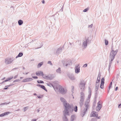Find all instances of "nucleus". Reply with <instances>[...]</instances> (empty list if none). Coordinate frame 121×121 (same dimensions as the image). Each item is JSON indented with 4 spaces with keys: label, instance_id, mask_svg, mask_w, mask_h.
<instances>
[{
    "label": "nucleus",
    "instance_id": "obj_1",
    "mask_svg": "<svg viewBox=\"0 0 121 121\" xmlns=\"http://www.w3.org/2000/svg\"><path fill=\"white\" fill-rule=\"evenodd\" d=\"M111 49L112 50L111 52L109 57V63L108 68L109 70L110 69L112 61L114 59L118 51V48L117 47V45L116 44L114 46L112 45Z\"/></svg>",
    "mask_w": 121,
    "mask_h": 121
},
{
    "label": "nucleus",
    "instance_id": "obj_2",
    "mask_svg": "<svg viewBox=\"0 0 121 121\" xmlns=\"http://www.w3.org/2000/svg\"><path fill=\"white\" fill-rule=\"evenodd\" d=\"M60 99L64 107L63 111H65L66 112L67 111L70 112L73 111V105L68 103L65 99L63 97H60Z\"/></svg>",
    "mask_w": 121,
    "mask_h": 121
},
{
    "label": "nucleus",
    "instance_id": "obj_3",
    "mask_svg": "<svg viewBox=\"0 0 121 121\" xmlns=\"http://www.w3.org/2000/svg\"><path fill=\"white\" fill-rule=\"evenodd\" d=\"M89 94L88 96V99H87L85 102V108L81 112V116L82 117H83L85 114H86V112L89 107V104L90 102L89 99H90L91 96V92L90 91H89Z\"/></svg>",
    "mask_w": 121,
    "mask_h": 121
},
{
    "label": "nucleus",
    "instance_id": "obj_4",
    "mask_svg": "<svg viewBox=\"0 0 121 121\" xmlns=\"http://www.w3.org/2000/svg\"><path fill=\"white\" fill-rule=\"evenodd\" d=\"M73 111L70 112L69 111H67L66 112L65 111H63L64 116L63 117V121H69L66 115L69 116L70 113H72Z\"/></svg>",
    "mask_w": 121,
    "mask_h": 121
},
{
    "label": "nucleus",
    "instance_id": "obj_5",
    "mask_svg": "<svg viewBox=\"0 0 121 121\" xmlns=\"http://www.w3.org/2000/svg\"><path fill=\"white\" fill-rule=\"evenodd\" d=\"M91 43V40L89 39V38H86L83 41L82 47L83 49H85L86 47L87 44Z\"/></svg>",
    "mask_w": 121,
    "mask_h": 121
},
{
    "label": "nucleus",
    "instance_id": "obj_6",
    "mask_svg": "<svg viewBox=\"0 0 121 121\" xmlns=\"http://www.w3.org/2000/svg\"><path fill=\"white\" fill-rule=\"evenodd\" d=\"M86 82L84 80H82L80 82L79 87L81 91L84 90Z\"/></svg>",
    "mask_w": 121,
    "mask_h": 121
},
{
    "label": "nucleus",
    "instance_id": "obj_7",
    "mask_svg": "<svg viewBox=\"0 0 121 121\" xmlns=\"http://www.w3.org/2000/svg\"><path fill=\"white\" fill-rule=\"evenodd\" d=\"M59 89L60 92L62 94H65L67 92V90L66 89H65L61 86H59Z\"/></svg>",
    "mask_w": 121,
    "mask_h": 121
},
{
    "label": "nucleus",
    "instance_id": "obj_8",
    "mask_svg": "<svg viewBox=\"0 0 121 121\" xmlns=\"http://www.w3.org/2000/svg\"><path fill=\"white\" fill-rule=\"evenodd\" d=\"M14 60V58L13 57L7 58L5 60V63L6 64H8L11 63Z\"/></svg>",
    "mask_w": 121,
    "mask_h": 121
},
{
    "label": "nucleus",
    "instance_id": "obj_9",
    "mask_svg": "<svg viewBox=\"0 0 121 121\" xmlns=\"http://www.w3.org/2000/svg\"><path fill=\"white\" fill-rule=\"evenodd\" d=\"M84 93L81 92V95H80V105L81 106L83 103V102L84 101Z\"/></svg>",
    "mask_w": 121,
    "mask_h": 121
},
{
    "label": "nucleus",
    "instance_id": "obj_10",
    "mask_svg": "<svg viewBox=\"0 0 121 121\" xmlns=\"http://www.w3.org/2000/svg\"><path fill=\"white\" fill-rule=\"evenodd\" d=\"M63 64L64 66H67L68 65H71L72 64V62L70 60L67 61H64L63 62Z\"/></svg>",
    "mask_w": 121,
    "mask_h": 121
},
{
    "label": "nucleus",
    "instance_id": "obj_11",
    "mask_svg": "<svg viewBox=\"0 0 121 121\" xmlns=\"http://www.w3.org/2000/svg\"><path fill=\"white\" fill-rule=\"evenodd\" d=\"M102 107L101 102L99 101L98 103L97 106L96 108V110L97 111H99Z\"/></svg>",
    "mask_w": 121,
    "mask_h": 121
},
{
    "label": "nucleus",
    "instance_id": "obj_12",
    "mask_svg": "<svg viewBox=\"0 0 121 121\" xmlns=\"http://www.w3.org/2000/svg\"><path fill=\"white\" fill-rule=\"evenodd\" d=\"M79 64H78L76 65L75 68V72L76 73H78L80 72V67Z\"/></svg>",
    "mask_w": 121,
    "mask_h": 121
},
{
    "label": "nucleus",
    "instance_id": "obj_13",
    "mask_svg": "<svg viewBox=\"0 0 121 121\" xmlns=\"http://www.w3.org/2000/svg\"><path fill=\"white\" fill-rule=\"evenodd\" d=\"M36 74L37 76H41L42 77L44 75L43 72L41 71L37 72L36 73Z\"/></svg>",
    "mask_w": 121,
    "mask_h": 121
},
{
    "label": "nucleus",
    "instance_id": "obj_14",
    "mask_svg": "<svg viewBox=\"0 0 121 121\" xmlns=\"http://www.w3.org/2000/svg\"><path fill=\"white\" fill-rule=\"evenodd\" d=\"M99 84H95V98H97V96L96 95L97 94V91L99 87Z\"/></svg>",
    "mask_w": 121,
    "mask_h": 121
},
{
    "label": "nucleus",
    "instance_id": "obj_15",
    "mask_svg": "<svg viewBox=\"0 0 121 121\" xmlns=\"http://www.w3.org/2000/svg\"><path fill=\"white\" fill-rule=\"evenodd\" d=\"M98 114L97 112H95L93 111L91 112V117H96L98 116Z\"/></svg>",
    "mask_w": 121,
    "mask_h": 121
},
{
    "label": "nucleus",
    "instance_id": "obj_16",
    "mask_svg": "<svg viewBox=\"0 0 121 121\" xmlns=\"http://www.w3.org/2000/svg\"><path fill=\"white\" fill-rule=\"evenodd\" d=\"M33 79L32 78H28L24 79L22 82H26L31 81H32Z\"/></svg>",
    "mask_w": 121,
    "mask_h": 121
},
{
    "label": "nucleus",
    "instance_id": "obj_17",
    "mask_svg": "<svg viewBox=\"0 0 121 121\" xmlns=\"http://www.w3.org/2000/svg\"><path fill=\"white\" fill-rule=\"evenodd\" d=\"M62 48H58L57 50L56 54L57 55H59L62 52Z\"/></svg>",
    "mask_w": 121,
    "mask_h": 121
},
{
    "label": "nucleus",
    "instance_id": "obj_18",
    "mask_svg": "<svg viewBox=\"0 0 121 121\" xmlns=\"http://www.w3.org/2000/svg\"><path fill=\"white\" fill-rule=\"evenodd\" d=\"M37 85V86L39 87L42 89L44 90L45 91H47V89L44 86L40 85L39 84H38Z\"/></svg>",
    "mask_w": 121,
    "mask_h": 121
},
{
    "label": "nucleus",
    "instance_id": "obj_19",
    "mask_svg": "<svg viewBox=\"0 0 121 121\" xmlns=\"http://www.w3.org/2000/svg\"><path fill=\"white\" fill-rule=\"evenodd\" d=\"M10 113L9 112H5L1 114H0V117H2L7 115H8Z\"/></svg>",
    "mask_w": 121,
    "mask_h": 121
},
{
    "label": "nucleus",
    "instance_id": "obj_20",
    "mask_svg": "<svg viewBox=\"0 0 121 121\" xmlns=\"http://www.w3.org/2000/svg\"><path fill=\"white\" fill-rule=\"evenodd\" d=\"M69 77L71 80H73L75 79V78L73 75H69Z\"/></svg>",
    "mask_w": 121,
    "mask_h": 121
},
{
    "label": "nucleus",
    "instance_id": "obj_21",
    "mask_svg": "<svg viewBox=\"0 0 121 121\" xmlns=\"http://www.w3.org/2000/svg\"><path fill=\"white\" fill-rule=\"evenodd\" d=\"M56 72L60 74L61 72V70L60 68H59L58 69L56 70Z\"/></svg>",
    "mask_w": 121,
    "mask_h": 121
},
{
    "label": "nucleus",
    "instance_id": "obj_22",
    "mask_svg": "<svg viewBox=\"0 0 121 121\" xmlns=\"http://www.w3.org/2000/svg\"><path fill=\"white\" fill-rule=\"evenodd\" d=\"M75 118V116L74 115H71V121H74Z\"/></svg>",
    "mask_w": 121,
    "mask_h": 121
},
{
    "label": "nucleus",
    "instance_id": "obj_23",
    "mask_svg": "<svg viewBox=\"0 0 121 121\" xmlns=\"http://www.w3.org/2000/svg\"><path fill=\"white\" fill-rule=\"evenodd\" d=\"M18 22L19 25L20 26L23 24V22L22 20H20L18 21Z\"/></svg>",
    "mask_w": 121,
    "mask_h": 121
},
{
    "label": "nucleus",
    "instance_id": "obj_24",
    "mask_svg": "<svg viewBox=\"0 0 121 121\" xmlns=\"http://www.w3.org/2000/svg\"><path fill=\"white\" fill-rule=\"evenodd\" d=\"M23 55V53L22 52H20L19 53L18 55L16 57V58H17L18 57H21Z\"/></svg>",
    "mask_w": 121,
    "mask_h": 121
},
{
    "label": "nucleus",
    "instance_id": "obj_25",
    "mask_svg": "<svg viewBox=\"0 0 121 121\" xmlns=\"http://www.w3.org/2000/svg\"><path fill=\"white\" fill-rule=\"evenodd\" d=\"M43 62H41L39 63L37 65V67L38 68H39L43 64Z\"/></svg>",
    "mask_w": 121,
    "mask_h": 121
},
{
    "label": "nucleus",
    "instance_id": "obj_26",
    "mask_svg": "<svg viewBox=\"0 0 121 121\" xmlns=\"http://www.w3.org/2000/svg\"><path fill=\"white\" fill-rule=\"evenodd\" d=\"M73 111L74 110V111L75 112H77L78 110V108L77 107V106L75 105V106L74 107V108L73 109Z\"/></svg>",
    "mask_w": 121,
    "mask_h": 121
},
{
    "label": "nucleus",
    "instance_id": "obj_27",
    "mask_svg": "<svg viewBox=\"0 0 121 121\" xmlns=\"http://www.w3.org/2000/svg\"><path fill=\"white\" fill-rule=\"evenodd\" d=\"M100 79L97 78L96 82V84H99Z\"/></svg>",
    "mask_w": 121,
    "mask_h": 121
},
{
    "label": "nucleus",
    "instance_id": "obj_28",
    "mask_svg": "<svg viewBox=\"0 0 121 121\" xmlns=\"http://www.w3.org/2000/svg\"><path fill=\"white\" fill-rule=\"evenodd\" d=\"M104 78H103L101 80V84H104Z\"/></svg>",
    "mask_w": 121,
    "mask_h": 121
},
{
    "label": "nucleus",
    "instance_id": "obj_29",
    "mask_svg": "<svg viewBox=\"0 0 121 121\" xmlns=\"http://www.w3.org/2000/svg\"><path fill=\"white\" fill-rule=\"evenodd\" d=\"M46 84L47 86H48L50 87H51V86H52L53 87V88H54V86H53V85L52 84H51V83L49 84V83H47Z\"/></svg>",
    "mask_w": 121,
    "mask_h": 121
},
{
    "label": "nucleus",
    "instance_id": "obj_30",
    "mask_svg": "<svg viewBox=\"0 0 121 121\" xmlns=\"http://www.w3.org/2000/svg\"><path fill=\"white\" fill-rule=\"evenodd\" d=\"M10 103V102H9L8 103L7 102H5L4 103L1 104H0V105H7L8 104H9Z\"/></svg>",
    "mask_w": 121,
    "mask_h": 121
},
{
    "label": "nucleus",
    "instance_id": "obj_31",
    "mask_svg": "<svg viewBox=\"0 0 121 121\" xmlns=\"http://www.w3.org/2000/svg\"><path fill=\"white\" fill-rule=\"evenodd\" d=\"M37 82L39 83H44L43 81L41 80H38L37 81Z\"/></svg>",
    "mask_w": 121,
    "mask_h": 121
},
{
    "label": "nucleus",
    "instance_id": "obj_32",
    "mask_svg": "<svg viewBox=\"0 0 121 121\" xmlns=\"http://www.w3.org/2000/svg\"><path fill=\"white\" fill-rule=\"evenodd\" d=\"M71 88L72 89L71 92L73 94V91H74V86H71Z\"/></svg>",
    "mask_w": 121,
    "mask_h": 121
},
{
    "label": "nucleus",
    "instance_id": "obj_33",
    "mask_svg": "<svg viewBox=\"0 0 121 121\" xmlns=\"http://www.w3.org/2000/svg\"><path fill=\"white\" fill-rule=\"evenodd\" d=\"M43 78L46 79H48L49 78V77H48V76H45V77H44L43 75Z\"/></svg>",
    "mask_w": 121,
    "mask_h": 121
},
{
    "label": "nucleus",
    "instance_id": "obj_34",
    "mask_svg": "<svg viewBox=\"0 0 121 121\" xmlns=\"http://www.w3.org/2000/svg\"><path fill=\"white\" fill-rule=\"evenodd\" d=\"M105 44L106 45H107L108 44V41L107 40H106V39L105 40Z\"/></svg>",
    "mask_w": 121,
    "mask_h": 121
},
{
    "label": "nucleus",
    "instance_id": "obj_35",
    "mask_svg": "<svg viewBox=\"0 0 121 121\" xmlns=\"http://www.w3.org/2000/svg\"><path fill=\"white\" fill-rule=\"evenodd\" d=\"M104 84H101V83L100 85V87L101 89H103L104 88Z\"/></svg>",
    "mask_w": 121,
    "mask_h": 121
},
{
    "label": "nucleus",
    "instance_id": "obj_36",
    "mask_svg": "<svg viewBox=\"0 0 121 121\" xmlns=\"http://www.w3.org/2000/svg\"><path fill=\"white\" fill-rule=\"evenodd\" d=\"M88 9H89L88 8H87L84 10L83 11V12H86L88 10Z\"/></svg>",
    "mask_w": 121,
    "mask_h": 121
},
{
    "label": "nucleus",
    "instance_id": "obj_37",
    "mask_svg": "<svg viewBox=\"0 0 121 121\" xmlns=\"http://www.w3.org/2000/svg\"><path fill=\"white\" fill-rule=\"evenodd\" d=\"M28 108V107H26L24 108V111L25 112L27 110Z\"/></svg>",
    "mask_w": 121,
    "mask_h": 121
},
{
    "label": "nucleus",
    "instance_id": "obj_38",
    "mask_svg": "<svg viewBox=\"0 0 121 121\" xmlns=\"http://www.w3.org/2000/svg\"><path fill=\"white\" fill-rule=\"evenodd\" d=\"M48 64H50V65H52V64L51 63V62L50 61H48Z\"/></svg>",
    "mask_w": 121,
    "mask_h": 121
},
{
    "label": "nucleus",
    "instance_id": "obj_39",
    "mask_svg": "<svg viewBox=\"0 0 121 121\" xmlns=\"http://www.w3.org/2000/svg\"><path fill=\"white\" fill-rule=\"evenodd\" d=\"M20 81V79H17L16 80H14L13 81V82H19Z\"/></svg>",
    "mask_w": 121,
    "mask_h": 121
},
{
    "label": "nucleus",
    "instance_id": "obj_40",
    "mask_svg": "<svg viewBox=\"0 0 121 121\" xmlns=\"http://www.w3.org/2000/svg\"><path fill=\"white\" fill-rule=\"evenodd\" d=\"M93 26V24H91L90 25H89L88 26V27L89 28H91Z\"/></svg>",
    "mask_w": 121,
    "mask_h": 121
},
{
    "label": "nucleus",
    "instance_id": "obj_41",
    "mask_svg": "<svg viewBox=\"0 0 121 121\" xmlns=\"http://www.w3.org/2000/svg\"><path fill=\"white\" fill-rule=\"evenodd\" d=\"M112 82H111L110 84V85L109 86V90L110 88L111 87V86H112Z\"/></svg>",
    "mask_w": 121,
    "mask_h": 121
},
{
    "label": "nucleus",
    "instance_id": "obj_42",
    "mask_svg": "<svg viewBox=\"0 0 121 121\" xmlns=\"http://www.w3.org/2000/svg\"><path fill=\"white\" fill-rule=\"evenodd\" d=\"M87 64H86L83 66V67H86L87 66Z\"/></svg>",
    "mask_w": 121,
    "mask_h": 121
},
{
    "label": "nucleus",
    "instance_id": "obj_43",
    "mask_svg": "<svg viewBox=\"0 0 121 121\" xmlns=\"http://www.w3.org/2000/svg\"><path fill=\"white\" fill-rule=\"evenodd\" d=\"M32 78L35 79H37L38 78V77L37 76H33L32 77Z\"/></svg>",
    "mask_w": 121,
    "mask_h": 121
},
{
    "label": "nucleus",
    "instance_id": "obj_44",
    "mask_svg": "<svg viewBox=\"0 0 121 121\" xmlns=\"http://www.w3.org/2000/svg\"><path fill=\"white\" fill-rule=\"evenodd\" d=\"M100 74L99 73L98 74V77L97 78H98L100 79Z\"/></svg>",
    "mask_w": 121,
    "mask_h": 121
},
{
    "label": "nucleus",
    "instance_id": "obj_45",
    "mask_svg": "<svg viewBox=\"0 0 121 121\" xmlns=\"http://www.w3.org/2000/svg\"><path fill=\"white\" fill-rule=\"evenodd\" d=\"M43 97V95H41V96H38L37 97L39 98H41Z\"/></svg>",
    "mask_w": 121,
    "mask_h": 121
},
{
    "label": "nucleus",
    "instance_id": "obj_46",
    "mask_svg": "<svg viewBox=\"0 0 121 121\" xmlns=\"http://www.w3.org/2000/svg\"><path fill=\"white\" fill-rule=\"evenodd\" d=\"M118 89V87L117 86L116 87V88H115V91H117Z\"/></svg>",
    "mask_w": 121,
    "mask_h": 121
},
{
    "label": "nucleus",
    "instance_id": "obj_47",
    "mask_svg": "<svg viewBox=\"0 0 121 121\" xmlns=\"http://www.w3.org/2000/svg\"><path fill=\"white\" fill-rule=\"evenodd\" d=\"M118 107L119 108H120V107H121V104H119L118 105Z\"/></svg>",
    "mask_w": 121,
    "mask_h": 121
},
{
    "label": "nucleus",
    "instance_id": "obj_48",
    "mask_svg": "<svg viewBox=\"0 0 121 121\" xmlns=\"http://www.w3.org/2000/svg\"><path fill=\"white\" fill-rule=\"evenodd\" d=\"M13 78V77H11L10 78H8L10 80L12 79Z\"/></svg>",
    "mask_w": 121,
    "mask_h": 121
},
{
    "label": "nucleus",
    "instance_id": "obj_49",
    "mask_svg": "<svg viewBox=\"0 0 121 121\" xmlns=\"http://www.w3.org/2000/svg\"><path fill=\"white\" fill-rule=\"evenodd\" d=\"M8 81V80H7V79L5 80L3 82H2V83H3L4 82H7V81Z\"/></svg>",
    "mask_w": 121,
    "mask_h": 121
},
{
    "label": "nucleus",
    "instance_id": "obj_50",
    "mask_svg": "<svg viewBox=\"0 0 121 121\" xmlns=\"http://www.w3.org/2000/svg\"><path fill=\"white\" fill-rule=\"evenodd\" d=\"M13 85V84H10L8 86H7V87H9L10 86H11Z\"/></svg>",
    "mask_w": 121,
    "mask_h": 121
},
{
    "label": "nucleus",
    "instance_id": "obj_51",
    "mask_svg": "<svg viewBox=\"0 0 121 121\" xmlns=\"http://www.w3.org/2000/svg\"><path fill=\"white\" fill-rule=\"evenodd\" d=\"M17 76H18L17 75L15 76L14 77V78L15 79L17 77Z\"/></svg>",
    "mask_w": 121,
    "mask_h": 121
},
{
    "label": "nucleus",
    "instance_id": "obj_52",
    "mask_svg": "<svg viewBox=\"0 0 121 121\" xmlns=\"http://www.w3.org/2000/svg\"><path fill=\"white\" fill-rule=\"evenodd\" d=\"M36 119H33L31 120V121H36Z\"/></svg>",
    "mask_w": 121,
    "mask_h": 121
},
{
    "label": "nucleus",
    "instance_id": "obj_53",
    "mask_svg": "<svg viewBox=\"0 0 121 121\" xmlns=\"http://www.w3.org/2000/svg\"><path fill=\"white\" fill-rule=\"evenodd\" d=\"M96 117L98 119H99L100 118V117H98L97 116Z\"/></svg>",
    "mask_w": 121,
    "mask_h": 121
},
{
    "label": "nucleus",
    "instance_id": "obj_54",
    "mask_svg": "<svg viewBox=\"0 0 121 121\" xmlns=\"http://www.w3.org/2000/svg\"><path fill=\"white\" fill-rule=\"evenodd\" d=\"M39 111H40V110L39 109H38L37 110V112H39Z\"/></svg>",
    "mask_w": 121,
    "mask_h": 121
},
{
    "label": "nucleus",
    "instance_id": "obj_55",
    "mask_svg": "<svg viewBox=\"0 0 121 121\" xmlns=\"http://www.w3.org/2000/svg\"><path fill=\"white\" fill-rule=\"evenodd\" d=\"M9 88L8 87H6V88H4V90H6V89H8Z\"/></svg>",
    "mask_w": 121,
    "mask_h": 121
},
{
    "label": "nucleus",
    "instance_id": "obj_56",
    "mask_svg": "<svg viewBox=\"0 0 121 121\" xmlns=\"http://www.w3.org/2000/svg\"><path fill=\"white\" fill-rule=\"evenodd\" d=\"M119 75H117V78H119Z\"/></svg>",
    "mask_w": 121,
    "mask_h": 121
},
{
    "label": "nucleus",
    "instance_id": "obj_57",
    "mask_svg": "<svg viewBox=\"0 0 121 121\" xmlns=\"http://www.w3.org/2000/svg\"><path fill=\"white\" fill-rule=\"evenodd\" d=\"M42 3H43V4H44V3H45V2H45V1H44V0H43L42 1Z\"/></svg>",
    "mask_w": 121,
    "mask_h": 121
},
{
    "label": "nucleus",
    "instance_id": "obj_58",
    "mask_svg": "<svg viewBox=\"0 0 121 121\" xmlns=\"http://www.w3.org/2000/svg\"><path fill=\"white\" fill-rule=\"evenodd\" d=\"M33 95H37V94L36 93H35Z\"/></svg>",
    "mask_w": 121,
    "mask_h": 121
},
{
    "label": "nucleus",
    "instance_id": "obj_59",
    "mask_svg": "<svg viewBox=\"0 0 121 121\" xmlns=\"http://www.w3.org/2000/svg\"><path fill=\"white\" fill-rule=\"evenodd\" d=\"M17 69V68H14V69H13V70H14V69Z\"/></svg>",
    "mask_w": 121,
    "mask_h": 121
},
{
    "label": "nucleus",
    "instance_id": "obj_60",
    "mask_svg": "<svg viewBox=\"0 0 121 121\" xmlns=\"http://www.w3.org/2000/svg\"><path fill=\"white\" fill-rule=\"evenodd\" d=\"M20 110L19 109H18L17 110H16V111H19Z\"/></svg>",
    "mask_w": 121,
    "mask_h": 121
},
{
    "label": "nucleus",
    "instance_id": "obj_61",
    "mask_svg": "<svg viewBox=\"0 0 121 121\" xmlns=\"http://www.w3.org/2000/svg\"><path fill=\"white\" fill-rule=\"evenodd\" d=\"M90 121H94V120H93V119H92Z\"/></svg>",
    "mask_w": 121,
    "mask_h": 121
},
{
    "label": "nucleus",
    "instance_id": "obj_62",
    "mask_svg": "<svg viewBox=\"0 0 121 121\" xmlns=\"http://www.w3.org/2000/svg\"><path fill=\"white\" fill-rule=\"evenodd\" d=\"M23 78V77H20V79H22V78Z\"/></svg>",
    "mask_w": 121,
    "mask_h": 121
},
{
    "label": "nucleus",
    "instance_id": "obj_63",
    "mask_svg": "<svg viewBox=\"0 0 121 121\" xmlns=\"http://www.w3.org/2000/svg\"><path fill=\"white\" fill-rule=\"evenodd\" d=\"M7 79L8 80V81H9L10 80L9 79V78H8Z\"/></svg>",
    "mask_w": 121,
    "mask_h": 121
},
{
    "label": "nucleus",
    "instance_id": "obj_64",
    "mask_svg": "<svg viewBox=\"0 0 121 121\" xmlns=\"http://www.w3.org/2000/svg\"><path fill=\"white\" fill-rule=\"evenodd\" d=\"M51 121V119H50V120H49V121Z\"/></svg>",
    "mask_w": 121,
    "mask_h": 121
}]
</instances>
